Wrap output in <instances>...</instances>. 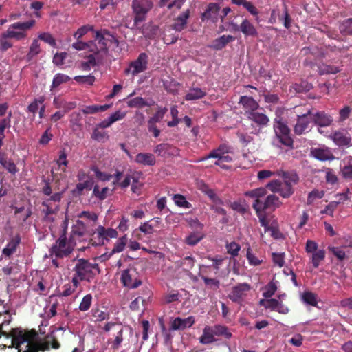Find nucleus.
Wrapping results in <instances>:
<instances>
[{"instance_id":"62","label":"nucleus","mask_w":352,"mask_h":352,"mask_svg":"<svg viewBox=\"0 0 352 352\" xmlns=\"http://www.w3.org/2000/svg\"><path fill=\"white\" fill-rule=\"evenodd\" d=\"M167 111H168V109L166 107H164V108L159 107L157 112L153 115V117H151L149 119V120L153 121L156 123L160 122L163 119V118H164V115L166 113Z\"/></svg>"},{"instance_id":"64","label":"nucleus","mask_w":352,"mask_h":352,"mask_svg":"<svg viewBox=\"0 0 352 352\" xmlns=\"http://www.w3.org/2000/svg\"><path fill=\"white\" fill-rule=\"evenodd\" d=\"M56 163L59 168L62 169L63 172L65 171V167L67 166L68 161L67 160V155L64 151L60 152L58 159L56 161Z\"/></svg>"},{"instance_id":"47","label":"nucleus","mask_w":352,"mask_h":352,"mask_svg":"<svg viewBox=\"0 0 352 352\" xmlns=\"http://www.w3.org/2000/svg\"><path fill=\"white\" fill-rule=\"evenodd\" d=\"M203 238L204 234H202L201 233L193 232L186 238L185 242L188 245L193 246L197 244Z\"/></svg>"},{"instance_id":"59","label":"nucleus","mask_w":352,"mask_h":352,"mask_svg":"<svg viewBox=\"0 0 352 352\" xmlns=\"http://www.w3.org/2000/svg\"><path fill=\"white\" fill-rule=\"evenodd\" d=\"M340 30L345 34H352V19H348L340 25Z\"/></svg>"},{"instance_id":"53","label":"nucleus","mask_w":352,"mask_h":352,"mask_svg":"<svg viewBox=\"0 0 352 352\" xmlns=\"http://www.w3.org/2000/svg\"><path fill=\"white\" fill-rule=\"evenodd\" d=\"M302 300L307 304L316 306L317 298L316 295L310 292H306L302 295Z\"/></svg>"},{"instance_id":"29","label":"nucleus","mask_w":352,"mask_h":352,"mask_svg":"<svg viewBox=\"0 0 352 352\" xmlns=\"http://www.w3.org/2000/svg\"><path fill=\"white\" fill-rule=\"evenodd\" d=\"M135 162L144 166H153L156 160L155 156L151 153H140L136 155Z\"/></svg>"},{"instance_id":"23","label":"nucleus","mask_w":352,"mask_h":352,"mask_svg":"<svg viewBox=\"0 0 352 352\" xmlns=\"http://www.w3.org/2000/svg\"><path fill=\"white\" fill-rule=\"evenodd\" d=\"M95 234L98 235V238L102 241V243H104V240L108 241L109 239L116 238L118 235V232L115 229H106L102 226H100L97 228Z\"/></svg>"},{"instance_id":"28","label":"nucleus","mask_w":352,"mask_h":352,"mask_svg":"<svg viewBox=\"0 0 352 352\" xmlns=\"http://www.w3.org/2000/svg\"><path fill=\"white\" fill-rule=\"evenodd\" d=\"M220 7L217 3H210L205 12L202 14L201 19L203 21L205 19H211L215 21L217 19Z\"/></svg>"},{"instance_id":"57","label":"nucleus","mask_w":352,"mask_h":352,"mask_svg":"<svg viewBox=\"0 0 352 352\" xmlns=\"http://www.w3.org/2000/svg\"><path fill=\"white\" fill-rule=\"evenodd\" d=\"M155 226V225L151 223V221H148L142 223L139 227V230L145 234H151L154 232Z\"/></svg>"},{"instance_id":"54","label":"nucleus","mask_w":352,"mask_h":352,"mask_svg":"<svg viewBox=\"0 0 352 352\" xmlns=\"http://www.w3.org/2000/svg\"><path fill=\"white\" fill-rule=\"evenodd\" d=\"M74 79L78 83L87 85H92L95 81V77L91 74L87 76H76Z\"/></svg>"},{"instance_id":"51","label":"nucleus","mask_w":352,"mask_h":352,"mask_svg":"<svg viewBox=\"0 0 352 352\" xmlns=\"http://www.w3.org/2000/svg\"><path fill=\"white\" fill-rule=\"evenodd\" d=\"M318 72L320 75L327 74H337L340 72V67L333 65H323L318 67Z\"/></svg>"},{"instance_id":"38","label":"nucleus","mask_w":352,"mask_h":352,"mask_svg":"<svg viewBox=\"0 0 352 352\" xmlns=\"http://www.w3.org/2000/svg\"><path fill=\"white\" fill-rule=\"evenodd\" d=\"M122 177V173L120 171H116V174L114 175L115 179L113 182V185H116L119 184L120 186L122 188H127L130 184L131 179H133L132 176L129 175H126L122 182L119 183L120 180L121 179V177Z\"/></svg>"},{"instance_id":"14","label":"nucleus","mask_w":352,"mask_h":352,"mask_svg":"<svg viewBox=\"0 0 352 352\" xmlns=\"http://www.w3.org/2000/svg\"><path fill=\"white\" fill-rule=\"evenodd\" d=\"M251 289L252 287L248 283H239L232 287L228 297L234 302H241Z\"/></svg>"},{"instance_id":"30","label":"nucleus","mask_w":352,"mask_h":352,"mask_svg":"<svg viewBox=\"0 0 352 352\" xmlns=\"http://www.w3.org/2000/svg\"><path fill=\"white\" fill-rule=\"evenodd\" d=\"M72 47L78 51L87 50L94 53V50H96V43L94 41L83 42L78 39L72 45Z\"/></svg>"},{"instance_id":"17","label":"nucleus","mask_w":352,"mask_h":352,"mask_svg":"<svg viewBox=\"0 0 352 352\" xmlns=\"http://www.w3.org/2000/svg\"><path fill=\"white\" fill-rule=\"evenodd\" d=\"M312 122L310 110L302 116H298L297 122L294 126V132L297 135H301L311 129L310 124Z\"/></svg>"},{"instance_id":"15","label":"nucleus","mask_w":352,"mask_h":352,"mask_svg":"<svg viewBox=\"0 0 352 352\" xmlns=\"http://www.w3.org/2000/svg\"><path fill=\"white\" fill-rule=\"evenodd\" d=\"M329 138L338 146H349L351 145V137L345 129H340L333 131Z\"/></svg>"},{"instance_id":"7","label":"nucleus","mask_w":352,"mask_h":352,"mask_svg":"<svg viewBox=\"0 0 352 352\" xmlns=\"http://www.w3.org/2000/svg\"><path fill=\"white\" fill-rule=\"evenodd\" d=\"M274 130L276 135V140L273 142L274 144H276V141H278L281 144L286 146L289 147L292 146L293 140L290 137V130L288 126L280 120V118L275 119Z\"/></svg>"},{"instance_id":"21","label":"nucleus","mask_w":352,"mask_h":352,"mask_svg":"<svg viewBox=\"0 0 352 352\" xmlns=\"http://www.w3.org/2000/svg\"><path fill=\"white\" fill-rule=\"evenodd\" d=\"M104 58L100 54L93 53L87 56V60L81 63L80 67L84 71H89L91 67L101 63Z\"/></svg>"},{"instance_id":"58","label":"nucleus","mask_w":352,"mask_h":352,"mask_svg":"<svg viewBox=\"0 0 352 352\" xmlns=\"http://www.w3.org/2000/svg\"><path fill=\"white\" fill-rule=\"evenodd\" d=\"M277 290V286L276 283L271 281L265 288V291L263 294V296L265 298H271L276 291Z\"/></svg>"},{"instance_id":"19","label":"nucleus","mask_w":352,"mask_h":352,"mask_svg":"<svg viewBox=\"0 0 352 352\" xmlns=\"http://www.w3.org/2000/svg\"><path fill=\"white\" fill-rule=\"evenodd\" d=\"M195 322V320L193 316H188L186 318L177 317L171 322L170 329L173 331L184 330L192 327Z\"/></svg>"},{"instance_id":"36","label":"nucleus","mask_w":352,"mask_h":352,"mask_svg":"<svg viewBox=\"0 0 352 352\" xmlns=\"http://www.w3.org/2000/svg\"><path fill=\"white\" fill-rule=\"evenodd\" d=\"M82 115L80 112H73L69 115V122L73 131L80 130L82 127Z\"/></svg>"},{"instance_id":"31","label":"nucleus","mask_w":352,"mask_h":352,"mask_svg":"<svg viewBox=\"0 0 352 352\" xmlns=\"http://www.w3.org/2000/svg\"><path fill=\"white\" fill-rule=\"evenodd\" d=\"M276 175L283 177V183L289 184L292 187L296 184L299 180L298 175L294 172L279 170L276 172Z\"/></svg>"},{"instance_id":"13","label":"nucleus","mask_w":352,"mask_h":352,"mask_svg":"<svg viewBox=\"0 0 352 352\" xmlns=\"http://www.w3.org/2000/svg\"><path fill=\"white\" fill-rule=\"evenodd\" d=\"M310 113L311 121L318 126V131L320 133H323L320 128L329 126L333 122L332 117L324 111H313L310 110Z\"/></svg>"},{"instance_id":"32","label":"nucleus","mask_w":352,"mask_h":352,"mask_svg":"<svg viewBox=\"0 0 352 352\" xmlns=\"http://www.w3.org/2000/svg\"><path fill=\"white\" fill-rule=\"evenodd\" d=\"M240 31L246 36H256L258 35L256 28L246 19L241 22Z\"/></svg>"},{"instance_id":"45","label":"nucleus","mask_w":352,"mask_h":352,"mask_svg":"<svg viewBox=\"0 0 352 352\" xmlns=\"http://www.w3.org/2000/svg\"><path fill=\"white\" fill-rule=\"evenodd\" d=\"M70 80V77L63 74H57L54 76L52 84L51 86V90L53 89L58 87L59 85H60L63 83L67 82Z\"/></svg>"},{"instance_id":"55","label":"nucleus","mask_w":352,"mask_h":352,"mask_svg":"<svg viewBox=\"0 0 352 352\" xmlns=\"http://www.w3.org/2000/svg\"><path fill=\"white\" fill-rule=\"evenodd\" d=\"M278 300L275 298L261 299L259 301V305L263 306L265 309L275 311Z\"/></svg>"},{"instance_id":"1","label":"nucleus","mask_w":352,"mask_h":352,"mask_svg":"<svg viewBox=\"0 0 352 352\" xmlns=\"http://www.w3.org/2000/svg\"><path fill=\"white\" fill-rule=\"evenodd\" d=\"M58 349L60 343L53 337L47 336L43 339L35 331L22 332L15 329L12 344L9 348L15 347L19 352H38L49 350L50 346Z\"/></svg>"},{"instance_id":"5","label":"nucleus","mask_w":352,"mask_h":352,"mask_svg":"<svg viewBox=\"0 0 352 352\" xmlns=\"http://www.w3.org/2000/svg\"><path fill=\"white\" fill-rule=\"evenodd\" d=\"M94 41H97L95 54H100L104 58L108 53V48L111 44L118 46V39L107 30H101L95 32Z\"/></svg>"},{"instance_id":"35","label":"nucleus","mask_w":352,"mask_h":352,"mask_svg":"<svg viewBox=\"0 0 352 352\" xmlns=\"http://www.w3.org/2000/svg\"><path fill=\"white\" fill-rule=\"evenodd\" d=\"M234 40V37L230 35H223L217 38H216L214 41L211 47L215 50H220L223 49L228 43L233 41Z\"/></svg>"},{"instance_id":"8","label":"nucleus","mask_w":352,"mask_h":352,"mask_svg":"<svg viewBox=\"0 0 352 352\" xmlns=\"http://www.w3.org/2000/svg\"><path fill=\"white\" fill-rule=\"evenodd\" d=\"M230 148L225 144L220 145L217 148L212 150L206 156L204 157L201 160H206L210 158H214L217 160L214 164L226 169L228 166L222 164L223 162H230L233 158L230 155Z\"/></svg>"},{"instance_id":"56","label":"nucleus","mask_w":352,"mask_h":352,"mask_svg":"<svg viewBox=\"0 0 352 352\" xmlns=\"http://www.w3.org/2000/svg\"><path fill=\"white\" fill-rule=\"evenodd\" d=\"M92 296L91 294H87L82 299L79 305V309L82 311H87L90 308Z\"/></svg>"},{"instance_id":"26","label":"nucleus","mask_w":352,"mask_h":352,"mask_svg":"<svg viewBox=\"0 0 352 352\" xmlns=\"http://www.w3.org/2000/svg\"><path fill=\"white\" fill-rule=\"evenodd\" d=\"M20 242L21 237L19 235H16L12 237L7 243L6 246L3 249L2 254L7 257H10L16 252Z\"/></svg>"},{"instance_id":"16","label":"nucleus","mask_w":352,"mask_h":352,"mask_svg":"<svg viewBox=\"0 0 352 352\" xmlns=\"http://www.w3.org/2000/svg\"><path fill=\"white\" fill-rule=\"evenodd\" d=\"M137 273L134 269L124 270L122 273L121 280L125 287L136 288L141 285V281L137 278Z\"/></svg>"},{"instance_id":"33","label":"nucleus","mask_w":352,"mask_h":352,"mask_svg":"<svg viewBox=\"0 0 352 352\" xmlns=\"http://www.w3.org/2000/svg\"><path fill=\"white\" fill-rule=\"evenodd\" d=\"M248 118L260 126H267L270 120L264 113L256 111L252 112L248 116Z\"/></svg>"},{"instance_id":"10","label":"nucleus","mask_w":352,"mask_h":352,"mask_svg":"<svg viewBox=\"0 0 352 352\" xmlns=\"http://www.w3.org/2000/svg\"><path fill=\"white\" fill-rule=\"evenodd\" d=\"M153 3L151 0H133L132 8L135 14L134 23L138 25L145 20L146 15L152 8Z\"/></svg>"},{"instance_id":"34","label":"nucleus","mask_w":352,"mask_h":352,"mask_svg":"<svg viewBox=\"0 0 352 352\" xmlns=\"http://www.w3.org/2000/svg\"><path fill=\"white\" fill-rule=\"evenodd\" d=\"M0 164L11 174L14 175L19 171L14 162L3 153H0Z\"/></svg>"},{"instance_id":"43","label":"nucleus","mask_w":352,"mask_h":352,"mask_svg":"<svg viewBox=\"0 0 352 352\" xmlns=\"http://www.w3.org/2000/svg\"><path fill=\"white\" fill-rule=\"evenodd\" d=\"M126 243H127V237L126 235L119 238L117 240V241L116 242V243L111 250L110 256L115 253H119V252H122L126 245Z\"/></svg>"},{"instance_id":"24","label":"nucleus","mask_w":352,"mask_h":352,"mask_svg":"<svg viewBox=\"0 0 352 352\" xmlns=\"http://www.w3.org/2000/svg\"><path fill=\"white\" fill-rule=\"evenodd\" d=\"M53 104L57 109H63V111L65 113L75 109L77 105L76 102L67 101L60 97H55L53 100Z\"/></svg>"},{"instance_id":"61","label":"nucleus","mask_w":352,"mask_h":352,"mask_svg":"<svg viewBox=\"0 0 352 352\" xmlns=\"http://www.w3.org/2000/svg\"><path fill=\"white\" fill-rule=\"evenodd\" d=\"M91 138L97 141H104L109 138V136L105 131H100L98 128H96L93 131Z\"/></svg>"},{"instance_id":"37","label":"nucleus","mask_w":352,"mask_h":352,"mask_svg":"<svg viewBox=\"0 0 352 352\" xmlns=\"http://www.w3.org/2000/svg\"><path fill=\"white\" fill-rule=\"evenodd\" d=\"M206 96V92L200 88L190 89L188 92L185 96L186 100H195L204 98Z\"/></svg>"},{"instance_id":"25","label":"nucleus","mask_w":352,"mask_h":352,"mask_svg":"<svg viewBox=\"0 0 352 352\" xmlns=\"http://www.w3.org/2000/svg\"><path fill=\"white\" fill-rule=\"evenodd\" d=\"M189 10H186L180 14L175 20L174 23L172 25L173 29L177 32L182 31L186 27L187 20L189 18Z\"/></svg>"},{"instance_id":"63","label":"nucleus","mask_w":352,"mask_h":352,"mask_svg":"<svg viewBox=\"0 0 352 352\" xmlns=\"http://www.w3.org/2000/svg\"><path fill=\"white\" fill-rule=\"evenodd\" d=\"M352 113V107L345 106L339 111V121L344 122L349 118L350 114Z\"/></svg>"},{"instance_id":"4","label":"nucleus","mask_w":352,"mask_h":352,"mask_svg":"<svg viewBox=\"0 0 352 352\" xmlns=\"http://www.w3.org/2000/svg\"><path fill=\"white\" fill-rule=\"evenodd\" d=\"M35 20L32 19L25 22H16L10 25L2 34L3 38H13L16 41L25 39L28 36V31L35 25Z\"/></svg>"},{"instance_id":"52","label":"nucleus","mask_w":352,"mask_h":352,"mask_svg":"<svg viewBox=\"0 0 352 352\" xmlns=\"http://www.w3.org/2000/svg\"><path fill=\"white\" fill-rule=\"evenodd\" d=\"M93 194L99 199L103 200L110 194V190L109 188L104 187L100 190L98 186L96 185L94 188Z\"/></svg>"},{"instance_id":"40","label":"nucleus","mask_w":352,"mask_h":352,"mask_svg":"<svg viewBox=\"0 0 352 352\" xmlns=\"http://www.w3.org/2000/svg\"><path fill=\"white\" fill-rule=\"evenodd\" d=\"M109 107V104L86 106L82 109V112L84 114H94L99 111H105Z\"/></svg>"},{"instance_id":"44","label":"nucleus","mask_w":352,"mask_h":352,"mask_svg":"<svg viewBox=\"0 0 352 352\" xmlns=\"http://www.w3.org/2000/svg\"><path fill=\"white\" fill-rule=\"evenodd\" d=\"M171 148L172 147L170 145L162 143L156 146V147L154 149V152L160 156L166 157L167 155H170V150Z\"/></svg>"},{"instance_id":"12","label":"nucleus","mask_w":352,"mask_h":352,"mask_svg":"<svg viewBox=\"0 0 352 352\" xmlns=\"http://www.w3.org/2000/svg\"><path fill=\"white\" fill-rule=\"evenodd\" d=\"M62 198V195L60 192H56L52 195L50 198L43 200L42 205L44 207L43 212L46 216L56 213L59 209V202Z\"/></svg>"},{"instance_id":"9","label":"nucleus","mask_w":352,"mask_h":352,"mask_svg":"<svg viewBox=\"0 0 352 352\" xmlns=\"http://www.w3.org/2000/svg\"><path fill=\"white\" fill-rule=\"evenodd\" d=\"M148 64V55L144 52H142L135 60L130 62L128 67L124 69V74L126 76H131L134 78L139 74L147 70Z\"/></svg>"},{"instance_id":"50","label":"nucleus","mask_w":352,"mask_h":352,"mask_svg":"<svg viewBox=\"0 0 352 352\" xmlns=\"http://www.w3.org/2000/svg\"><path fill=\"white\" fill-rule=\"evenodd\" d=\"M173 199L175 204L179 207L187 208V209H188L191 207V204L188 201H187L185 197L182 195H179V194L175 195L173 197Z\"/></svg>"},{"instance_id":"48","label":"nucleus","mask_w":352,"mask_h":352,"mask_svg":"<svg viewBox=\"0 0 352 352\" xmlns=\"http://www.w3.org/2000/svg\"><path fill=\"white\" fill-rule=\"evenodd\" d=\"M325 257V252L323 250H319L314 252L311 256V262L315 268H317L320 263L324 260Z\"/></svg>"},{"instance_id":"49","label":"nucleus","mask_w":352,"mask_h":352,"mask_svg":"<svg viewBox=\"0 0 352 352\" xmlns=\"http://www.w3.org/2000/svg\"><path fill=\"white\" fill-rule=\"evenodd\" d=\"M94 32V28L91 25H85L79 28L74 34V37L76 40L80 39L83 36H85L88 32Z\"/></svg>"},{"instance_id":"3","label":"nucleus","mask_w":352,"mask_h":352,"mask_svg":"<svg viewBox=\"0 0 352 352\" xmlns=\"http://www.w3.org/2000/svg\"><path fill=\"white\" fill-rule=\"evenodd\" d=\"M72 283L75 287H78L80 281H90L100 273V269L97 263H91L85 258H80L76 261Z\"/></svg>"},{"instance_id":"46","label":"nucleus","mask_w":352,"mask_h":352,"mask_svg":"<svg viewBox=\"0 0 352 352\" xmlns=\"http://www.w3.org/2000/svg\"><path fill=\"white\" fill-rule=\"evenodd\" d=\"M41 52V47L37 39L33 40L28 54H27V58L30 60L32 58L37 56Z\"/></svg>"},{"instance_id":"22","label":"nucleus","mask_w":352,"mask_h":352,"mask_svg":"<svg viewBox=\"0 0 352 352\" xmlns=\"http://www.w3.org/2000/svg\"><path fill=\"white\" fill-rule=\"evenodd\" d=\"M86 232L87 227L84 222L80 220H77L72 228V232L69 237L76 242L77 240H79L80 237L85 234Z\"/></svg>"},{"instance_id":"2","label":"nucleus","mask_w":352,"mask_h":352,"mask_svg":"<svg viewBox=\"0 0 352 352\" xmlns=\"http://www.w3.org/2000/svg\"><path fill=\"white\" fill-rule=\"evenodd\" d=\"M267 190L264 188H258L245 192V195L254 199L253 208L256 212L265 210H274L280 207L282 203L278 197L274 194L267 195Z\"/></svg>"},{"instance_id":"42","label":"nucleus","mask_w":352,"mask_h":352,"mask_svg":"<svg viewBox=\"0 0 352 352\" xmlns=\"http://www.w3.org/2000/svg\"><path fill=\"white\" fill-rule=\"evenodd\" d=\"M212 327L215 336H222L227 339H229L232 337V333L229 331L228 327L224 325L217 324L212 326Z\"/></svg>"},{"instance_id":"11","label":"nucleus","mask_w":352,"mask_h":352,"mask_svg":"<svg viewBox=\"0 0 352 352\" xmlns=\"http://www.w3.org/2000/svg\"><path fill=\"white\" fill-rule=\"evenodd\" d=\"M267 187L273 192L278 193L283 198L290 197L294 192L293 187L278 180L268 183Z\"/></svg>"},{"instance_id":"39","label":"nucleus","mask_w":352,"mask_h":352,"mask_svg":"<svg viewBox=\"0 0 352 352\" xmlns=\"http://www.w3.org/2000/svg\"><path fill=\"white\" fill-rule=\"evenodd\" d=\"M127 106L131 108H142L144 107L151 106V104L147 102L142 97H135L127 101Z\"/></svg>"},{"instance_id":"27","label":"nucleus","mask_w":352,"mask_h":352,"mask_svg":"<svg viewBox=\"0 0 352 352\" xmlns=\"http://www.w3.org/2000/svg\"><path fill=\"white\" fill-rule=\"evenodd\" d=\"M199 340L203 344H211L217 340L212 326H206L204 328L203 333L199 337Z\"/></svg>"},{"instance_id":"60","label":"nucleus","mask_w":352,"mask_h":352,"mask_svg":"<svg viewBox=\"0 0 352 352\" xmlns=\"http://www.w3.org/2000/svg\"><path fill=\"white\" fill-rule=\"evenodd\" d=\"M226 250L232 256H236L241 249V246L236 242H231L226 244Z\"/></svg>"},{"instance_id":"20","label":"nucleus","mask_w":352,"mask_h":352,"mask_svg":"<svg viewBox=\"0 0 352 352\" xmlns=\"http://www.w3.org/2000/svg\"><path fill=\"white\" fill-rule=\"evenodd\" d=\"M239 103L245 109L247 116L249 113L256 111L259 107L258 103L253 98L246 96H241Z\"/></svg>"},{"instance_id":"18","label":"nucleus","mask_w":352,"mask_h":352,"mask_svg":"<svg viewBox=\"0 0 352 352\" xmlns=\"http://www.w3.org/2000/svg\"><path fill=\"white\" fill-rule=\"evenodd\" d=\"M310 154L312 157L320 161L333 160L335 158L331 148L324 145L312 148L310 151Z\"/></svg>"},{"instance_id":"6","label":"nucleus","mask_w":352,"mask_h":352,"mask_svg":"<svg viewBox=\"0 0 352 352\" xmlns=\"http://www.w3.org/2000/svg\"><path fill=\"white\" fill-rule=\"evenodd\" d=\"M76 243L66 236L65 231L60 236L56 243L52 246L50 252L51 256L56 258H63L69 255L76 245Z\"/></svg>"},{"instance_id":"41","label":"nucleus","mask_w":352,"mask_h":352,"mask_svg":"<svg viewBox=\"0 0 352 352\" xmlns=\"http://www.w3.org/2000/svg\"><path fill=\"white\" fill-rule=\"evenodd\" d=\"M116 331V335L114 340L112 341L111 348L113 349H118L120 346L121 343L123 341V327L122 325H118Z\"/></svg>"}]
</instances>
